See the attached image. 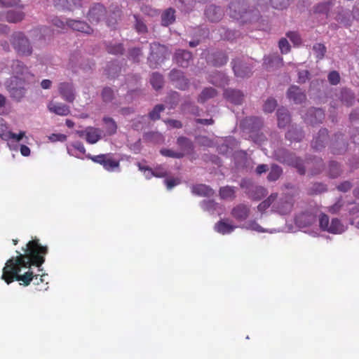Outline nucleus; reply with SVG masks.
I'll list each match as a JSON object with an SVG mask.
<instances>
[{
	"label": "nucleus",
	"mask_w": 359,
	"mask_h": 359,
	"mask_svg": "<svg viewBox=\"0 0 359 359\" xmlns=\"http://www.w3.org/2000/svg\"><path fill=\"white\" fill-rule=\"evenodd\" d=\"M34 82V79L20 78H10L6 82V88L10 97L15 102H21L27 93L30 85Z\"/></svg>",
	"instance_id": "nucleus-2"
},
{
	"label": "nucleus",
	"mask_w": 359,
	"mask_h": 359,
	"mask_svg": "<svg viewBox=\"0 0 359 359\" xmlns=\"http://www.w3.org/2000/svg\"><path fill=\"white\" fill-rule=\"evenodd\" d=\"M67 25L75 31L90 34L93 33L92 28L85 22L80 20H69Z\"/></svg>",
	"instance_id": "nucleus-15"
},
{
	"label": "nucleus",
	"mask_w": 359,
	"mask_h": 359,
	"mask_svg": "<svg viewBox=\"0 0 359 359\" xmlns=\"http://www.w3.org/2000/svg\"><path fill=\"white\" fill-rule=\"evenodd\" d=\"M105 14V8L100 4H96L89 10L88 18L91 23H97Z\"/></svg>",
	"instance_id": "nucleus-12"
},
{
	"label": "nucleus",
	"mask_w": 359,
	"mask_h": 359,
	"mask_svg": "<svg viewBox=\"0 0 359 359\" xmlns=\"http://www.w3.org/2000/svg\"><path fill=\"white\" fill-rule=\"evenodd\" d=\"M175 11L169 8L166 9L161 15V23L163 26H168L172 24L175 20Z\"/></svg>",
	"instance_id": "nucleus-30"
},
{
	"label": "nucleus",
	"mask_w": 359,
	"mask_h": 359,
	"mask_svg": "<svg viewBox=\"0 0 359 359\" xmlns=\"http://www.w3.org/2000/svg\"><path fill=\"white\" fill-rule=\"evenodd\" d=\"M224 95L228 100L236 104H240L243 101V95L238 90L226 89L224 92Z\"/></svg>",
	"instance_id": "nucleus-24"
},
{
	"label": "nucleus",
	"mask_w": 359,
	"mask_h": 359,
	"mask_svg": "<svg viewBox=\"0 0 359 359\" xmlns=\"http://www.w3.org/2000/svg\"><path fill=\"white\" fill-rule=\"evenodd\" d=\"M165 109L163 104L156 105L151 111L149 114V117L153 121L160 118V114Z\"/></svg>",
	"instance_id": "nucleus-44"
},
{
	"label": "nucleus",
	"mask_w": 359,
	"mask_h": 359,
	"mask_svg": "<svg viewBox=\"0 0 359 359\" xmlns=\"http://www.w3.org/2000/svg\"><path fill=\"white\" fill-rule=\"evenodd\" d=\"M217 92L215 88L212 87L205 88L202 90L201 93L198 95V102L200 103H204L207 100L215 97V96H217Z\"/></svg>",
	"instance_id": "nucleus-31"
},
{
	"label": "nucleus",
	"mask_w": 359,
	"mask_h": 359,
	"mask_svg": "<svg viewBox=\"0 0 359 359\" xmlns=\"http://www.w3.org/2000/svg\"><path fill=\"white\" fill-rule=\"evenodd\" d=\"M11 43L20 56H29L32 53V46L29 39L22 32H14L10 39Z\"/></svg>",
	"instance_id": "nucleus-4"
},
{
	"label": "nucleus",
	"mask_w": 359,
	"mask_h": 359,
	"mask_svg": "<svg viewBox=\"0 0 359 359\" xmlns=\"http://www.w3.org/2000/svg\"><path fill=\"white\" fill-rule=\"evenodd\" d=\"M228 61V57L225 53L215 52L208 59V62L215 67L224 65Z\"/></svg>",
	"instance_id": "nucleus-22"
},
{
	"label": "nucleus",
	"mask_w": 359,
	"mask_h": 359,
	"mask_svg": "<svg viewBox=\"0 0 359 359\" xmlns=\"http://www.w3.org/2000/svg\"><path fill=\"white\" fill-rule=\"evenodd\" d=\"M250 208L244 204H238L231 212L232 217L237 221H245L250 215Z\"/></svg>",
	"instance_id": "nucleus-13"
},
{
	"label": "nucleus",
	"mask_w": 359,
	"mask_h": 359,
	"mask_svg": "<svg viewBox=\"0 0 359 359\" xmlns=\"http://www.w3.org/2000/svg\"><path fill=\"white\" fill-rule=\"evenodd\" d=\"M340 169L337 163L332 161L330 164V174L332 177L335 178L339 175Z\"/></svg>",
	"instance_id": "nucleus-57"
},
{
	"label": "nucleus",
	"mask_w": 359,
	"mask_h": 359,
	"mask_svg": "<svg viewBox=\"0 0 359 359\" xmlns=\"http://www.w3.org/2000/svg\"><path fill=\"white\" fill-rule=\"evenodd\" d=\"M286 36L294 46H299L302 43V39L298 32L290 31L286 33Z\"/></svg>",
	"instance_id": "nucleus-49"
},
{
	"label": "nucleus",
	"mask_w": 359,
	"mask_h": 359,
	"mask_svg": "<svg viewBox=\"0 0 359 359\" xmlns=\"http://www.w3.org/2000/svg\"><path fill=\"white\" fill-rule=\"evenodd\" d=\"M313 50H314L316 57L318 60H322L326 53V47L323 43H316L313 46Z\"/></svg>",
	"instance_id": "nucleus-45"
},
{
	"label": "nucleus",
	"mask_w": 359,
	"mask_h": 359,
	"mask_svg": "<svg viewBox=\"0 0 359 359\" xmlns=\"http://www.w3.org/2000/svg\"><path fill=\"white\" fill-rule=\"evenodd\" d=\"M24 254L16 251L18 255L10 258L6 262L2 270L1 278L7 284L15 280L20 282V285L28 286L32 280L39 285L43 282V275L39 278V274H34L32 266L40 267L45 262V256L48 254V248L42 245L37 238L29 241L25 248Z\"/></svg>",
	"instance_id": "nucleus-1"
},
{
	"label": "nucleus",
	"mask_w": 359,
	"mask_h": 359,
	"mask_svg": "<svg viewBox=\"0 0 359 359\" xmlns=\"http://www.w3.org/2000/svg\"><path fill=\"white\" fill-rule=\"evenodd\" d=\"M217 75L219 78V81L215 79V77L212 76V79L210 81V83L217 86H224L227 84V78L223 73L218 72Z\"/></svg>",
	"instance_id": "nucleus-48"
},
{
	"label": "nucleus",
	"mask_w": 359,
	"mask_h": 359,
	"mask_svg": "<svg viewBox=\"0 0 359 359\" xmlns=\"http://www.w3.org/2000/svg\"><path fill=\"white\" fill-rule=\"evenodd\" d=\"M290 0H270L271 6L276 9H284L287 7Z\"/></svg>",
	"instance_id": "nucleus-52"
},
{
	"label": "nucleus",
	"mask_w": 359,
	"mask_h": 359,
	"mask_svg": "<svg viewBox=\"0 0 359 359\" xmlns=\"http://www.w3.org/2000/svg\"><path fill=\"white\" fill-rule=\"evenodd\" d=\"M219 193L222 199H233L236 197V189L233 187L226 186L221 187Z\"/></svg>",
	"instance_id": "nucleus-35"
},
{
	"label": "nucleus",
	"mask_w": 359,
	"mask_h": 359,
	"mask_svg": "<svg viewBox=\"0 0 359 359\" xmlns=\"http://www.w3.org/2000/svg\"><path fill=\"white\" fill-rule=\"evenodd\" d=\"M11 78H20L27 79H34V75L30 72L29 68L20 60H14L11 64Z\"/></svg>",
	"instance_id": "nucleus-7"
},
{
	"label": "nucleus",
	"mask_w": 359,
	"mask_h": 359,
	"mask_svg": "<svg viewBox=\"0 0 359 359\" xmlns=\"http://www.w3.org/2000/svg\"><path fill=\"white\" fill-rule=\"evenodd\" d=\"M102 131L101 129L88 126L87 127V133L86 141L90 144H95L102 137Z\"/></svg>",
	"instance_id": "nucleus-21"
},
{
	"label": "nucleus",
	"mask_w": 359,
	"mask_h": 359,
	"mask_svg": "<svg viewBox=\"0 0 359 359\" xmlns=\"http://www.w3.org/2000/svg\"><path fill=\"white\" fill-rule=\"evenodd\" d=\"M228 219H221L215 225V229L221 234H228L231 233L236 228V226L228 222Z\"/></svg>",
	"instance_id": "nucleus-26"
},
{
	"label": "nucleus",
	"mask_w": 359,
	"mask_h": 359,
	"mask_svg": "<svg viewBox=\"0 0 359 359\" xmlns=\"http://www.w3.org/2000/svg\"><path fill=\"white\" fill-rule=\"evenodd\" d=\"M151 53L148 57L150 67L156 68L157 65L163 62L165 58L170 56V51L164 45L158 43H152L150 45Z\"/></svg>",
	"instance_id": "nucleus-5"
},
{
	"label": "nucleus",
	"mask_w": 359,
	"mask_h": 359,
	"mask_svg": "<svg viewBox=\"0 0 359 359\" xmlns=\"http://www.w3.org/2000/svg\"><path fill=\"white\" fill-rule=\"evenodd\" d=\"M276 114L279 128H285L290 123L291 118L287 109L284 107L279 108Z\"/></svg>",
	"instance_id": "nucleus-25"
},
{
	"label": "nucleus",
	"mask_w": 359,
	"mask_h": 359,
	"mask_svg": "<svg viewBox=\"0 0 359 359\" xmlns=\"http://www.w3.org/2000/svg\"><path fill=\"white\" fill-rule=\"evenodd\" d=\"M177 145L183 150H191L194 147L192 142L186 137H179L177 140Z\"/></svg>",
	"instance_id": "nucleus-39"
},
{
	"label": "nucleus",
	"mask_w": 359,
	"mask_h": 359,
	"mask_svg": "<svg viewBox=\"0 0 359 359\" xmlns=\"http://www.w3.org/2000/svg\"><path fill=\"white\" fill-rule=\"evenodd\" d=\"M102 97L104 102H110L114 98V91L110 88H104L102 92Z\"/></svg>",
	"instance_id": "nucleus-54"
},
{
	"label": "nucleus",
	"mask_w": 359,
	"mask_h": 359,
	"mask_svg": "<svg viewBox=\"0 0 359 359\" xmlns=\"http://www.w3.org/2000/svg\"><path fill=\"white\" fill-rule=\"evenodd\" d=\"M319 226L321 230L327 231L330 226L329 217L327 215L321 213L319 217Z\"/></svg>",
	"instance_id": "nucleus-50"
},
{
	"label": "nucleus",
	"mask_w": 359,
	"mask_h": 359,
	"mask_svg": "<svg viewBox=\"0 0 359 359\" xmlns=\"http://www.w3.org/2000/svg\"><path fill=\"white\" fill-rule=\"evenodd\" d=\"M165 182L167 189H171L175 186L179 184L180 182V180L179 179L171 178V179L165 180Z\"/></svg>",
	"instance_id": "nucleus-62"
},
{
	"label": "nucleus",
	"mask_w": 359,
	"mask_h": 359,
	"mask_svg": "<svg viewBox=\"0 0 359 359\" xmlns=\"http://www.w3.org/2000/svg\"><path fill=\"white\" fill-rule=\"evenodd\" d=\"M328 138V131L326 128H322L319 130L318 135L312 142V147L316 150H320L325 147V144Z\"/></svg>",
	"instance_id": "nucleus-18"
},
{
	"label": "nucleus",
	"mask_w": 359,
	"mask_h": 359,
	"mask_svg": "<svg viewBox=\"0 0 359 359\" xmlns=\"http://www.w3.org/2000/svg\"><path fill=\"white\" fill-rule=\"evenodd\" d=\"M263 65L266 69H271L273 67L278 68L283 65V60L278 55H271L264 57Z\"/></svg>",
	"instance_id": "nucleus-20"
},
{
	"label": "nucleus",
	"mask_w": 359,
	"mask_h": 359,
	"mask_svg": "<svg viewBox=\"0 0 359 359\" xmlns=\"http://www.w3.org/2000/svg\"><path fill=\"white\" fill-rule=\"evenodd\" d=\"M344 231V225L337 218L332 219L330 224L327 232L333 234L341 233Z\"/></svg>",
	"instance_id": "nucleus-34"
},
{
	"label": "nucleus",
	"mask_w": 359,
	"mask_h": 359,
	"mask_svg": "<svg viewBox=\"0 0 359 359\" xmlns=\"http://www.w3.org/2000/svg\"><path fill=\"white\" fill-rule=\"evenodd\" d=\"M232 68L237 77L245 78L250 76L251 68L242 60L237 59L232 61Z\"/></svg>",
	"instance_id": "nucleus-11"
},
{
	"label": "nucleus",
	"mask_w": 359,
	"mask_h": 359,
	"mask_svg": "<svg viewBox=\"0 0 359 359\" xmlns=\"http://www.w3.org/2000/svg\"><path fill=\"white\" fill-rule=\"evenodd\" d=\"M25 14L22 11L10 10L7 12L6 18L9 22L16 23L23 20Z\"/></svg>",
	"instance_id": "nucleus-32"
},
{
	"label": "nucleus",
	"mask_w": 359,
	"mask_h": 359,
	"mask_svg": "<svg viewBox=\"0 0 359 359\" xmlns=\"http://www.w3.org/2000/svg\"><path fill=\"white\" fill-rule=\"evenodd\" d=\"M289 100L296 104H301L306 100V95L296 86H291L287 93Z\"/></svg>",
	"instance_id": "nucleus-16"
},
{
	"label": "nucleus",
	"mask_w": 359,
	"mask_h": 359,
	"mask_svg": "<svg viewBox=\"0 0 359 359\" xmlns=\"http://www.w3.org/2000/svg\"><path fill=\"white\" fill-rule=\"evenodd\" d=\"M352 187V184L348 181H345L340 184L338 185L337 189L343 192H346L349 191Z\"/></svg>",
	"instance_id": "nucleus-63"
},
{
	"label": "nucleus",
	"mask_w": 359,
	"mask_h": 359,
	"mask_svg": "<svg viewBox=\"0 0 359 359\" xmlns=\"http://www.w3.org/2000/svg\"><path fill=\"white\" fill-rule=\"evenodd\" d=\"M48 108L50 111L60 116H67L70 113L69 107L62 103L51 102L48 104Z\"/></svg>",
	"instance_id": "nucleus-23"
},
{
	"label": "nucleus",
	"mask_w": 359,
	"mask_h": 359,
	"mask_svg": "<svg viewBox=\"0 0 359 359\" xmlns=\"http://www.w3.org/2000/svg\"><path fill=\"white\" fill-rule=\"evenodd\" d=\"M9 133L4 120L0 118V137L3 139L8 138L9 137Z\"/></svg>",
	"instance_id": "nucleus-58"
},
{
	"label": "nucleus",
	"mask_w": 359,
	"mask_h": 359,
	"mask_svg": "<svg viewBox=\"0 0 359 359\" xmlns=\"http://www.w3.org/2000/svg\"><path fill=\"white\" fill-rule=\"evenodd\" d=\"M191 191L194 194L199 196L210 197L214 195V191L210 187L203 184L193 186Z\"/></svg>",
	"instance_id": "nucleus-27"
},
{
	"label": "nucleus",
	"mask_w": 359,
	"mask_h": 359,
	"mask_svg": "<svg viewBox=\"0 0 359 359\" xmlns=\"http://www.w3.org/2000/svg\"><path fill=\"white\" fill-rule=\"evenodd\" d=\"M276 196H273V195H271L268 198L260 203L257 206L258 210L260 212H263L267 208H269L271 205L272 202L273 201L274 198H276Z\"/></svg>",
	"instance_id": "nucleus-53"
},
{
	"label": "nucleus",
	"mask_w": 359,
	"mask_h": 359,
	"mask_svg": "<svg viewBox=\"0 0 359 359\" xmlns=\"http://www.w3.org/2000/svg\"><path fill=\"white\" fill-rule=\"evenodd\" d=\"M276 159L283 164L295 168L299 175H303L306 172L303 160L297 156L295 154L281 148L275 151Z\"/></svg>",
	"instance_id": "nucleus-3"
},
{
	"label": "nucleus",
	"mask_w": 359,
	"mask_h": 359,
	"mask_svg": "<svg viewBox=\"0 0 359 359\" xmlns=\"http://www.w3.org/2000/svg\"><path fill=\"white\" fill-rule=\"evenodd\" d=\"M140 170L147 171L148 173L145 174L146 177L147 178H150L152 176L156 177H164L167 175V171L163 168H158L153 170L151 168L149 167L145 166H140Z\"/></svg>",
	"instance_id": "nucleus-29"
},
{
	"label": "nucleus",
	"mask_w": 359,
	"mask_h": 359,
	"mask_svg": "<svg viewBox=\"0 0 359 359\" xmlns=\"http://www.w3.org/2000/svg\"><path fill=\"white\" fill-rule=\"evenodd\" d=\"M103 121L106 125V130L109 135H111L116 133L117 126L112 118L104 117Z\"/></svg>",
	"instance_id": "nucleus-38"
},
{
	"label": "nucleus",
	"mask_w": 359,
	"mask_h": 359,
	"mask_svg": "<svg viewBox=\"0 0 359 359\" xmlns=\"http://www.w3.org/2000/svg\"><path fill=\"white\" fill-rule=\"evenodd\" d=\"M86 157L94 163L102 165L104 169L108 172H114L116 169L119 168L120 166V161L114 158V155L111 153L97 156L88 154Z\"/></svg>",
	"instance_id": "nucleus-6"
},
{
	"label": "nucleus",
	"mask_w": 359,
	"mask_h": 359,
	"mask_svg": "<svg viewBox=\"0 0 359 359\" xmlns=\"http://www.w3.org/2000/svg\"><path fill=\"white\" fill-rule=\"evenodd\" d=\"M309 72L307 70H303L298 73V81L299 83H304L309 79Z\"/></svg>",
	"instance_id": "nucleus-64"
},
{
	"label": "nucleus",
	"mask_w": 359,
	"mask_h": 359,
	"mask_svg": "<svg viewBox=\"0 0 359 359\" xmlns=\"http://www.w3.org/2000/svg\"><path fill=\"white\" fill-rule=\"evenodd\" d=\"M150 83L156 90L161 88L163 85V76L156 72L153 73L151 76Z\"/></svg>",
	"instance_id": "nucleus-37"
},
{
	"label": "nucleus",
	"mask_w": 359,
	"mask_h": 359,
	"mask_svg": "<svg viewBox=\"0 0 359 359\" xmlns=\"http://www.w3.org/2000/svg\"><path fill=\"white\" fill-rule=\"evenodd\" d=\"M299 219L302 220L307 219V222L304 223L305 226H310L316 222V216L311 213L304 212L300 217Z\"/></svg>",
	"instance_id": "nucleus-55"
},
{
	"label": "nucleus",
	"mask_w": 359,
	"mask_h": 359,
	"mask_svg": "<svg viewBox=\"0 0 359 359\" xmlns=\"http://www.w3.org/2000/svg\"><path fill=\"white\" fill-rule=\"evenodd\" d=\"M187 104H190V109L187 111L189 113L195 115V116H199V108L198 106L194 104L191 101H185L183 104L181 105V109L182 111L187 110Z\"/></svg>",
	"instance_id": "nucleus-46"
},
{
	"label": "nucleus",
	"mask_w": 359,
	"mask_h": 359,
	"mask_svg": "<svg viewBox=\"0 0 359 359\" xmlns=\"http://www.w3.org/2000/svg\"><path fill=\"white\" fill-rule=\"evenodd\" d=\"M135 19V28L138 33L144 34L147 32V27L145 23L138 18L137 15H134Z\"/></svg>",
	"instance_id": "nucleus-47"
},
{
	"label": "nucleus",
	"mask_w": 359,
	"mask_h": 359,
	"mask_svg": "<svg viewBox=\"0 0 359 359\" xmlns=\"http://www.w3.org/2000/svg\"><path fill=\"white\" fill-rule=\"evenodd\" d=\"M160 153L163 156L175 158H182L184 156V153L182 152L175 151L170 149H161L160 150Z\"/></svg>",
	"instance_id": "nucleus-41"
},
{
	"label": "nucleus",
	"mask_w": 359,
	"mask_h": 359,
	"mask_svg": "<svg viewBox=\"0 0 359 359\" xmlns=\"http://www.w3.org/2000/svg\"><path fill=\"white\" fill-rule=\"evenodd\" d=\"M229 15L231 18L241 20L244 14L247 13L245 0H235L231 2L229 7Z\"/></svg>",
	"instance_id": "nucleus-8"
},
{
	"label": "nucleus",
	"mask_w": 359,
	"mask_h": 359,
	"mask_svg": "<svg viewBox=\"0 0 359 359\" xmlns=\"http://www.w3.org/2000/svg\"><path fill=\"white\" fill-rule=\"evenodd\" d=\"M285 137L290 141L299 142L304 137V134L301 129L292 127L286 133Z\"/></svg>",
	"instance_id": "nucleus-33"
},
{
	"label": "nucleus",
	"mask_w": 359,
	"mask_h": 359,
	"mask_svg": "<svg viewBox=\"0 0 359 359\" xmlns=\"http://www.w3.org/2000/svg\"><path fill=\"white\" fill-rule=\"evenodd\" d=\"M328 81L332 85H337L340 81L339 74L337 71H332L327 76Z\"/></svg>",
	"instance_id": "nucleus-56"
},
{
	"label": "nucleus",
	"mask_w": 359,
	"mask_h": 359,
	"mask_svg": "<svg viewBox=\"0 0 359 359\" xmlns=\"http://www.w3.org/2000/svg\"><path fill=\"white\" fill-rule=\"evenodd\" d=\"M20 0H0V5L2 7H12L19 5Z\"/></svg>",
	"instance_id": "nucleus-60"
},
{
	"label": "nucleus",
	"mask_w": 359,
	"mask_h": 359,
	"mask_svg": "<svg viewBox=\"0 0 359 359\" xmlns=\"http://www.w3.org/2000/svg\"><path fill=\"white\" fill-rule=\"evenodd\" d=\"M176 63L182 67H187L192 61L191 52L184 50H178L175 54Z\"/></svg>",
	"instance_id": "nucleus-14"
},
{
	"label": "nucleus",
	"mask_w": 359,
	"mask_h": 359,
	"mask_svg": "<svg viewBox=\"0 0 359 359\" xmlns=\"http://www.w3.org/2000/svg\"><path fill=\"white\" fill-rule=\"evenodd\" d=\"M248 230L255 231L259 233L266 232V230L262 227L255 220H250L244 226Z\"/></svg>",
	"instance_id": "nucleus-42"
},
{
	"label": "nucleus",
	"mask_w": 359,
	"mask_h": 359,
	"mask_svg": "<svg viewBox=\"0 0 359 359\" xmlns=\"http://www.w3.org/2000/svg\"><path fill=\"white\" fill-rule=\"evenodd\" d=\"M205 16L211 22H218L223 16V11L220 7L210 5L205 12Z\"/></svg>",
	"instance_id": "nucleus-19"
},
{
	"label": "nucleus",
	"mask_w": 359,
	"mask_h": 359,
	"mask_svg": "<svg viewBox=\"0 0 359 359\" xmlns=\"http://www.w3.org/2000/svg\"><path fill=\"white\" fill-rule=\"evenodd\" d=\"M311 124L321 123L325 118L324 111L320 108H311L309 110L305 118Z\"/></svg>",
	"instance_id": "nucleus-17"
},
{
	"label": "nucleus",
	"mask_w": 359,
	"mask_h": 359,
	"mask_svg": "<svg viewBox=\"0 0 359 359\" xmlns=\"http://www.w3.org/2000/svg\"><path fill=\"white\" fill-rule=\"evenodd\" d=\"M283 169L278 165H273L271 168L270 172L267 176L269 181H276L282 175Z\"/></svg>",
	"instance_id": "nucleus-36"
},
{
	"label": "nucleus",
	"mask_w": 359,
	"mask_h": 359,
	"mask_svg": "<svg viewBox=\"0 0 359 359\" xmlns=\"http://www.w3.org/2000/svg\"><path fill=\"white\" fill-rule=\"evenodd\" d=\"M332 6V2L331 1L319 3L313 7V13L315 14L323 15L325 16V18L327 19Z\"/></svg>",
	"instance_id": "nucleus-28"
},
{
	"label": "nucleus",
	"mask_w": 359,
	"mask_h": 359,
	"mask_svg": "<svg viewBox=\"0 0 359 359\" xmlns=\"http://www.w3.org/2000/svg\"><path fill=\"white\" fill-rule=\"evenodd\" d=\"M169 78L178 89L184 90L189 86L188 79L184 77L183 72L180 70L172 69L169 74Z\"/></svg>",
	"instance_id": "nucleus-10"
},
{
	"label": "nucleus",
	"mask_w": 359,
	"mask_h": 359,
	"mask_svg": "<svg viewBox=\"0 0 359 359\" xmlns=\"http://www.w3.org/2000/svg\"><path fill=\"white\" fill-rule=\"evenodd\" d=\"M277 107V101L274 98H268L263 106V109L266 113L273 112Z\"/></svg>",
	"instance_id": "nucleus-43"
},
{
	"label": "nucleus",
	"mask_w": 359,
	"mask_h": 359,
	"mask_svg": "<svg viewBox=\"0 0 359 359\" xmlns=\"http://www.w3.org/2000/svg\"><path fill=\"white\" fill-rule=\"evenodd\" d=\"M107 50L109 53L113 55H122L124 51L123 46L121 43H111L107 45Z\"/></svg>",
	"instance_id": "nucleus-40"
},
{
	"label": "nucleus",
	"mask_w": 359,
	"mask_h": 359,
	"mask_svg": "<svg viewBox=\"0 0 359 359\" xmlns=\"http://www.w3.org/2000/svg\"><path fill=\"white\" fill-rule=\"evenodd\" d=\"M278 48L282 54H287L290 51V45L285 38H281L278 42Z\"/></svg>",
	"instance_id": "nucleus-51"
},
{
	"label": "nucleus",
	"mask_w": 359,
	"mask_h": 359,
	"mask_svg": "<svg viewBox=\"0 0 359 359\" xmlns=\"http://www.w3.org/2000/svg\"><path fill=\"white\" fill-rule=\"evenodd\" d=\"M59 93L64 100L72 103L75 100L74 89L72 83L62 82L58 86Z\"/></svg>",
	"instance_id": "nucleus-9"
},
{
	"label": "nucleus",
	"mask_w": 359,
	"mask_h": 359,
	"mask_svg": "<svg viewBox=\"0 0 359 359\" xmlns=\"http://www.w3.org/2000/svg\"><path fill=\"white\" fill-rule=\"evenodd\" d=\"M140 55H142V51L140 48H134L130 49L129 51V57L135 62L139 61V57Z\"/></svg>",
	"instance_id": "nucleus-59"
},
{
	"label": "nucleus",
	"mask_w": 359,
	"mask_h": 359,
	"mask_svg": "<svg viewBox=\"0 0 359 359\" xmlns=\"http://www.w3.org/2000/svg\"><path fill=\"white\" fill-rule=\"evenodd\" d=\"M164 122L173 128H182V122L178 120L167 119V120H165Z\"/></svg>",
	"instance_id": "nucleus-61"
}]
</instances>
